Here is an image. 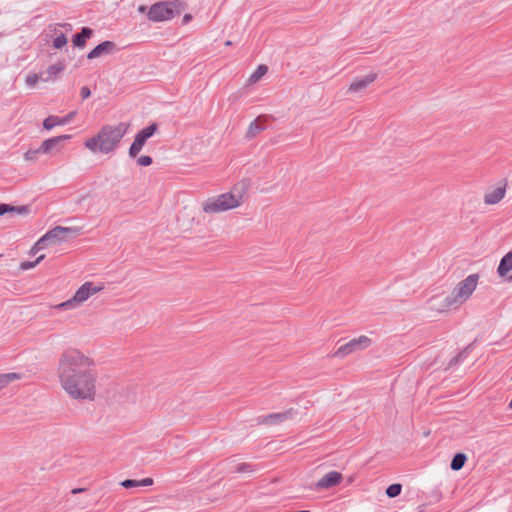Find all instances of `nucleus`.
I'll return each instance as SVG.
<instances>
[{
  "label": "nucleus",
  "instance_id": "nucleus-32",
  "mask_svg": "<svg viewBox=\"0 0 512 512\" xmlns=\"http://www.w3.org/2000/svg\"><path fill=\"white\" fill-rule=\"evenodd\" d=\"M39 79H41V74L38 75V74H30L26 77V84L27 86L29 87H34L36 85V83L39 81Z\"/></svg>",
  "mask_w": 512,
  "mask_h": 512
},
{
  "label": "nucleus",
  "instance_id": "nucleus-8",
  "mask_svg": "<svg viewBox=\"0 0 512 512\" xmlns=\"http://www.w3.org/2000/svg\"><path fill=\"white\" fill-rule=\"evenodd\" d=\"M478 279V274H471L464 280L459 282L457 287L454 289V291L458 295V298L461 299L463 303L466 302L475 291Z\"/></svg>",
  "mask_w": 512,
  "mask_h": 512
},
{
  "label": "nucleus",
  "instance_id": "nucleus-38",
  "mask_svg": "<svg viewBox=\"0 0 512 512\" xmlns=\"http://www.w3.org/2000/svg\"><path fill=\"white\" fill-rule=\"evenodd\" d=\"M190 20H191V15H190V14H186V15L184 16V18H183V21H184L185 23L189 22Z\"/></svg>",
  "mask_w": 512,
  "mask_h": 512
},
{
  "label": "nucleus",
  "instance_id": "nucleus-11",
  "mask_svg": "<svg viewBox=\"0 0 512 512\" xmlns=\"http://www.w3.org/2000/svg\"><path fill=\"white\" fill-rule=\"evenodd\" d=\"M342 480V474L337 471H330L320 478L316 484L318 489H329L338 485Z\"/></svg>",
  "mask_w": 512,
  "mask_h": 512
},
{
  "label": "nucleus",
  "instance_id": "nucleus-9",
  "mask_svg": "<svg viewBox=\"0 0 512 512\" xmlns=\"http://www.w3.org/2000/svg\"><path fill=\"white\" fill-rule=\"evenodd\" d=\"M436 299H431V308L438 312H445L453 308H458L463 304V301L458 298V295L453 290V292L444 298L439 304L435 303Z\"/></svg>",
  "mask_w": 512,
  "mask_h": 512
},
{
  "label": "nucleus",
  "instance_id": "nucleus-20",
  "mask_svg": "<svg viewBox=\"0 0 512 512\" xmlns=\"http://www.w3.org/2000/svg\"><path fill=\"white\" fill-rule=\"evenodd\" d=\"M153 484L152 478H144L141 480L126 479L120 483V485L126 489L151 486Z\"/></svg>",
  "mask_w": 512,
  "mask_h": 512
},
{
  "label": "nucleus",
  "instance_id": "nucleus-6",
  "mask_svg": "<svg viewBox=\"0 0 512 512\" xmlns=\"http://www.w3.org/2000/svg\"><path fill=\"white\" fill-rule=\"evenodd\" d=\"M181 3L178 0L159 2L152 5L148 11V18L154 22L167 21L179 13Z\"/></svg>",
  "mask_w": 512,
  "mask_h": 512
},
{
  "label": "nucleus",
  "instance_id": "nucleus-27",
  "mask_svg": "<svg viewBox=\"0 0 512 512\" xmlns=\"http://www.w3.org/2000/svg\"><path fill=\"white\" fill-rule=\"evenodd\" d=\"M402 491V485L401 484H398V483H394V484H391L387 487L386 489V495L389 497V498H395L397 497L398 495H400Z\"/></svg>",
  "mask_w": 512,
  "mask_h": 512
},
{
  "label": "nucleus",
  "instance_id": "nucleus-36",
  "mask_svg": "<svg viewBox=\"0 0 512 512\" xmlns=\"http://www.w3.org/2000/svg\"><path fill=\"white\" fill-rule=\"evenodd\" d=\"M88 197H89V194L82 195L81 197L78 198L77 203H81L82 201H84Z\"/></svg>",
  "mask_w": 512,
  "mask_h": 512
},
{
  "label": "nucleus",
  "instance_id": "nucleus-35",
  "mask_svg": "<svg viewBox=\"0 0 512 512\" xmlns=\"http://www.w3.org/2000/svg\"><path fill=\"white\" fill-rule=\"evenodd\" d=\"M80 95L83 100L87 99L91 95V91L87 86H83L80 90Z\"/></svg>",
  "mask_w": 512,
  "mask_h": 512
},
{
  "label": "nucleus",
  "instance_id": "nucleus-25",
  "mask_svg": "<svg viewBox=\"0 0 512 512\" xmlns=\"http://www.w3.org/2000/svg\"><path fill=\"white\" fill-rule=\"evenodd\" d=\"M268 71L266 65H259L257 69L250 75L249 83L254 84L258 82Z\"/></svg>",
  "mask_w": 512,
  "mask_h": 512
},
{
  "label": "nucleus",
  "instance_id": "nucleus-4",
  "mask_svg": "<svg viewBox=\"0 0 512 512\" xmlns=\"http://www.w3.org/2000/svg\"><path fill=\"white\" fill-rule=\"evenodd\" d=\"M79 232V229L75 227H62L56 226L55 228L48 231L43 235L31 248L30 253L35 254L39 250L47 248L49 245H57L61 242L69 240Z\"/></svg>",
  "mask_w": 512,
  "mask_h": 512
},
{
  "label": "nucleus",
  "instance_id": "nucleus-26",
  "mask_svg": "<svg viewBox=\"0 0 512 512\" xmlns=\"http://www.w3.org/2000/svg\"><path fill=\"white\" fill-rule=\"evenodd\" d=\"M264 127L258 123V119L252 121L248 127L246 137L251 139L260 133Z\"/></svg>",
  "mask_w": 512,
  "mask_h": 512
},
{
  "label": "nucleus",
  "instance_id": "nucleus-10",
  "mask_svg": "<svg viewBox=\"0 0 512 512\" xmlns=\"http://www.w3.org/2000/svg\"><path fill=\"white\" fill-rule=\"evenodd\" d=\"M68 139H70L69 135H61L46 139L41 143L40 147L38 148V151H40L41 154L59 152L61 149L62 142Z\"/></svg>",
  "mask_w": 512,
  "mask_h": 512
},
{
  "label": "nucleus",
  "instance_id": "nucleus-39",
  "mask_svg": "<svg viewBox=\"0 0 512 512\" xmlns=\"http://www.w3.org/2000/svg\"><path fill=\"white\" fill-rule=\"evenodd\" d=\"M81 491H83V489H81V488H76V489H73V490H72V493H73V494H76V493H79V492H81Z\"/></svg>",
  "mask_w": 512,
  "mask_h": 512
},
{
  "label": "nucleus",
  "instance_id": "nucleus-14",
  "mask_svg": "<svg viewBox=\"0 0 512 512\" xmlns=\"http://www.w3.org/2000/svg\"><path fill=\"white\" fill-rule=\"evenodd\" d=\"M75 115H76V112L72 111L69 114H67L65 117H62V118H60L58 116H53V115L48 116L43 121V127L46 130H51L55 126L66 125L75 117Z\"/></svg>",
  "mask_w": 512,
  "mask_h": 512
},
{
  "label": "nucleus",
  "instance_id": "nucleus-13",
  "mask_svg": "<svg viewBox=\"0 0 512 512\" xmlns=\"http://www.w3.org/2000/svg\"><path fill=\"white\" fill-rule=\"evenodd\" d=\"M506 183L488 190L484 196V202L487 205H494L499 203L505 196Z\"/></svg>",
  "mask_w": 512,
  "mask_h": 512
},
{
  "label": "nucleus",
  "instance_id": "nucleus-23",
  "mask_svg": "<svg viewBox=\"0 0 512 512\" xmlns=\"http://www.w3.org/2000/svg\"><path fill=\"white\" fill-rule=\"evenodd\" d=\"M21 378L22 375L16 372L0 374V391L13 381L20 380Z\"/></svg>",
  "mask_w": 512,
  "mask_h": 512
},
{
  "label": "nucleus",
  "instance_id": "nucleus-33",
  "mask_svg": "<svg viewBox=\"0 0 512 512\" xmlns=\"http://www.w3.org/2000/svg\"><path fill=\"white\" fill-rule=\"evenodd\" d=\"M252 471H254V469H253L252 465H250L248 463L239 464L235 468L236 473H248V472H252Z\"/></svg>",
  "mask_w": 512,
  "mask_h": 512
},
{
  "label": "nucleus",
  "instance_id": "nucleus-37",
  "mask_svg": "<svg viewBox=\"0 0 512 512\" xmlns=\"http://www.w3.org/2000/svg\"><path fill=\"white\" fill-rule=\"evenodd\" d=\"M460 357H461V354H459V355H457L456 357H454V358L451 360L450 365H452V364H454V363L458 362V361H459V359H460Z\"/></svg>",
  "mask_w": 512,
  "mask_h": 512
},
{
  "label": "nucleus",
  "instance_id": "nucleus-42",
  "mask_svg": "<svg viewBox=\"0 0 512 512\" xmlns=\"http://www.w3.org/2000/svg\"><path fill=\"white\" fill-rule=\"evenodd\" d=\"M63 26L71 28L70 24H64Z\"/></svg>",
  "mask_w": 512,
  "mask_h": 512
},
{
  "label": "nucleus",
  "instance_id": "nucleus-19",
  "mask_svg": "<svg viewBox=\"0 0 512 512\" xmlns=\"http://www.w3.org/2000/svg\"><path fill=\"white\" fill-rule=\"evenodd\" d=\"M512 270V250L507 253L500 261L497 268L499 276L504 277Z\"/></svg>",
  "mask_w": 512,
  "mask_h": 512
},
{
  "label": "nucleus",
  "instance_id": "nucleus-21",
  "mask_svg": "<svg viewBox=\"0 0 512 512\" xmlns=\"http://www.w3.org/2000/svg\"><path fill=\"white\" fill-rule=\"evenodd\" d=\"M146 141L147 140L140 133H137L133 143L129 148V156L131 158H135L138 155V153L142 150Z\"/></svg>",
  "mask_w": 512,
  "mask_h": 512
},
{
  "label": "nucleus",
  "instance_id": "nucleus-5",
  "mask_svg": "<svg viewBox=\"0 0 512 512\" xmlns=\"http://www.w3.org/2000/svg\"><path fill=\"white\" fill-rule=\"evenodd\" d=\"M104 286L101 284H94L93 282H85L82 284L74 296L67 301H64L60 304L54 306L57 310H73L78 308L81 304L87 301L91 296L97 294L102 291Z\"/></svg>",
  "mask_w": 512,
  "mask_h": 512
},
{
  "label": "nucleus",
  "instance_id": "nucleus-30",
  "mask_svg": "<svg viewBox=\"0 0 512 512\" xmlns=\"http://www.w3.org/2000/svg\"><path fill=\"white\" fill-rule=\"evenodd\" d=\"M67 42V37L64 34H60L53 40V47L55 49H62L66 46Z\"/></svg>",
  "mask_w": 512,
  "mask_h": 512
},
{
  "label": "nucleus",
  "instance_id": "nucleus-17",
  "mask_svg": "<svg viewBox=\"0 0 512 512\" xmlns=\"http://www.w3.org/2000/svg\"><path fill=\"white\" fill-rule=\"evenodd\" d=\"M376 79V74H368L360 80L352 82L349 86L348 92L357 93L366 89Z\"/></svg>",
  "mask_w": 512,
  "mask_h": 512
},
{
  "label": "nucleus",
  "instance_id": "nucleus-1",
  "mask_svg": "<svg viewBox=\"0 0 512 512\" xmlns=\"http://www.w3.org/2000/svg\"><path fill=\"white\" fill-rule=\"evenodd\" d=\"M93 361L77 349L65 350L59 358L58 379L74 400H94L97 374Z\"/></svg>",
  "mask_w": 512,
  "mask_h": 512
},
{
  "label": "nucleus",
  "instance_id": "nucleus-31",
  "mask_svg": "<svg viewBox=\"0 0 512 512\" xmlns=\"http://www.w3.org/2000/svg\"><path fill=\"white\" fill-rule=\"evenodd\" d=\"M38 154H41L40 151L37 149H30L24 154V158L27 161H36L38 158Z\"/></svg>",
  "mask_w": 512,
  "mask_h": 512
},
{
  "label": "nucleus",
  "instance_id": "nucleus-2",
  "mask_svg": "<svg viewBox=\"0 0 512 512\" xmlns=\"http://www.w3.org/2000/svg\"><path fill=\"white\" fill-rule=\"evenodd\" d=\"M129 129V124L121 122L116 126L105 125L98 134L85 141V147L92 152L108 154L114 151Z\"/></svg>",
  "mask_w": 512,
  "mask_h": 512
},
{
  "label": "nucleus",
  "instance_id": "nucleus-3",
  "mask_svg": "<svg viewBox=\"0 0 512 512\" xmlns=\"http://www.w3.org/2000/svg\"><path fill=\"white\" fill-rule=\"evenodd\" d=\"M247 189L246 183H237L229 192L208 198L203 203V211L208 214H214L238 208L245 201Z\"/></svg>",
  "mask_w": 512,
  "mask_h": 512
},
{
  "label": "nucleus",
  "instance_id": "nucleus-28",
  "mask_svg": "<svg viewBox=\"0 0 512 512\" xmlns=\"http://www.w3.org/2000/svg\"><path fill=\"white\" fill-rule=\"evenodd\" d=\"M44 255L39 256L35 261H23L20 263L21 270H29L34 268L38 263H40L44 259Z\"/></svg>",
  "mask_w": 512,
  "mask_h": 512
},
{
  "label": "nucleus",
  "instance_id": "nucleus-24",
  "mask_svg": "<svg viewBox=\"0 0 512 512\" xmlns=\"http://www.w3.org/2000/svg\"><path fill=\"white\" fill-rule=\"evenodd\" d=\"M467 461V456L464 453H457L452 458L450 467L453 471H459L465 465Z\"/></svg>",
  "mask_w": 512,
  "mask_h": 512
},
{
  "label": "nucleus",
  "instance_id": "nucleus-7",
  "mask_svg": "<svg viewBox=\"0 0 512 512\" xmlns=\"http://www.w3.org/2000/svg\"><path fill=\"white\" fill-rule=\"evenodd\" d=\"M372 341L369 337L362 335L358 338L350 340L348 343L340 346L335 352L334 357L343 358L349 354L362 351L371 345Z\"/></svg>",
  "mask_w": 512,
  "mask_h": 512
},
{
  "label": "nucleus",
  "instance_id": "nucleus-40",
  "mask_svg": "<svg viewBox=\"0 0 512 512\" xmlns=\"http://www.w3.org/2000/svg\"><path fill=\"white\" fill-rule=\"evenodd\" d=\"M225 45H226V46H230V45H232V42H231V41H226V42H225Z\"/></svg>",
  "mask_w": 512,
  "mask_h": 512
},
{
  "label": "nucleus",
  "instance_id": "nucleus-18",
  "mask_svg": "<svg viewBox=\"0 0 512 512\" xmlns=\"http://www.w3.org/2000/svg\"><path fill=\"white\" fill-rule=\"evenodd\" d=\"M93 34V30L89 27H83L80 33L73 36L72 42L75 47L82 48L85 46L86 40Z\"/></svg>",
  "mask_w": 512,
  "mask_h": 512
},
{
  "label": "nucleus",
  "instance_id": "nucleus-12",
  "mask_svg": "<svg viewBox=\"0 0 512 512\" xmlns=\"http://www.w3.org/2000/svg\"><path fill=\"white\" fill-rule=\"evenodd\" d=\"M66 65L64 61H58L50 65L44 72L41 73V80L43 82H51L59 77V75L65 70Z\"/></svg>",
  "mask_w": 512,
  "mask_h": 512
},
{
  "label": "nucleus",
  "instance_id": "nucleus-41",
  "mask_svg": "<svg viewBox=\"0 0 512 512\" xmlns=\"http://www.w3.org/2000/svg\"><path fill=\"white\" fill-rule=\"evenodd\" d=\"M139 10H140V11H144V10H145V8H144L143 6H141V7L139 8Z\"/></svg>",
  "mask_w": 512,
  "mask_h": 512
},
{
  "label": "nucleus",
  "instance_id": "nucleus-29",
  "mask_svg": "<svg viewBox=\"0 0 512 512\" xmlns=\"http://www.w3.org/2000/svg\"><path fill=\"white\" fill-rule=\"evenodd\" d=\"M156 130H157V124L153 123V124L149 125L148 127L142 129L138 133H140L147 140L154 135Z\"/></svg>",
  "mask_w": 512,
  "mask_h": 512
},
{
  "label": "nucleus",
  "instance_id": "nucleus-16",
  "mask_svg": "<svg viewBox=\"0 0 512 512\" xmlns=\"http://www.w3.org/2000/svg\"><path fill=\"white\" fill-rule=\"evenodd\" d=\"M295 413L296 412L293 409H288L285 412L267 415L261 420V422L267 425L279 424L291 419Z\"/></svg>",
  "mask_w": 512,
  "mask_h": 512
},
{
  "label": "nucleus",
  "instance_id": "nucleus-15",
  "mask_svg": "<svg viewBox=\"0 0 512 512\" xmlns=\"http://www.w3.org/2000/svg\"><path fill=\"white\" fill-rule=\"evenodd\" d=\"M115 43L112 41H104L100 44H98L94 49H92L88 55V59H95L98 58L104 54H110L115 50Z\"/></svg>",
  "mask_w": 512,
  "mask_h": 512
},
{
  "label": "nucleus",
  "instance_id": "nucleus-34",
  "mask_svg": "<svg viewBox=\"0 0 512 512\" xmlns=\"http://www.w3.org/2000/svg\"><path fill=\"white\" fill-rule=\"evenodd\" d=\"M152 163V158L150 156H147V155H143V156H140L138 159H137V164L139 166H149L151 165Z\"/></svg>",
  "mask_w": 512,
  "mask_h": 512
},
{
  "label": "nucleus",
  "instance_id": "nucleus-22",
  "mask_svg": "<svg viewBox=\"0 0 512 512\" xmlns=\"http://www.w3.org/2000/svg\"><path fill=\"white\" fill-rule=\"evenodd\" d=\"M28 212V208L26 206H12L9 204H0V216L6 213H17V214H26Z\"/></svg>",
  "mask_w": 512,
  "mask_h": 512
}]
</instances>
